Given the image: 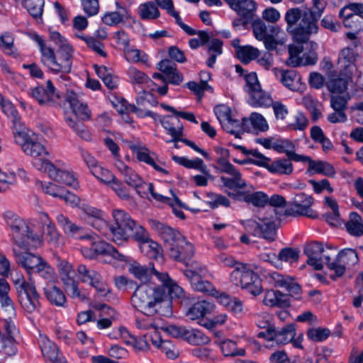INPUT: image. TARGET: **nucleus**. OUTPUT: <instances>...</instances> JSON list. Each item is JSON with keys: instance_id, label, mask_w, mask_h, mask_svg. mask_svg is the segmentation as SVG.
I'll return each mask as SVG.
<instances>
[{"instance_id": "f257e3e1", "label": "nucleus", "mask_w": 363, "mask_h": 363, "mask_svg": "<svg viewBox=\"0 0 363 363\" xmlns=\"http://www.w3.org/2000/svg\"><path fill=\"white\" fill-rule=\"evenodd\" d=\"M169 303L164 286L143 283L137 286L131 297L133 307L144 315L160 313L161 306L164 304L169 306Z\"/></svg>"}, {"instance_id": "f03ea898", "label": "nucleus", "mask_w": 363, "mask_h": 363, "mask_svg": "<svg viewBox=\"0 0 363 363\" xmlns=\"http://www.w3.org/2000/svg\"><path fill=\"white\" fill-rule=\"evenodd\" d=\"M33 39L37 43L41 54L40 61L53 74H60L66 79V74L71 72L73 62V48L72 46L64 47L57 50V54L50 47L46 45L44 40L38 34H34Z\"/></svg>"}, {"instance_id": "7ed1b4c3", "label": "nucleus", "mask_w": 363, "mask_h": 363, "mask_svg": "<svg viewBox=\"0 0 363 363\" xmlns=\"http://www.w3.org/2000/svg\"><path fill=\"white\" fill-rule=\"evenodd\" d=\"M113 221L109 227L112 239L117 245L130 240H143L147 238L146 230L134 220L130 214L121 209L112 211Z\"/></svg>"}, {"instance_id": "20e7f679", "label": "nucleus", "mask_w": 363, "mask_h": 363, "mask_svg": "<svg viewBox=\"0 0 363 363\" xmlns=\"http://www.w3.org/2000/svg\"><path fill=\"white\" fill-rule=\"evenodd\" d=\"M304 11L298 8H291L286 11L284 20L286 22V30L291 34L294 40L299 43L308 41L310 35L315 33L310 21H305Z\"/></svg>"}, {"instance_id": "39448f33", "label": "nucleus", "mask_w": 363, "mask_h": 363, "mask_svg": "<svg viewBox=\"0 0 363 363\" xmlns=\"http://www.w3.org/2000/svg\"><path fill=\"white\" fill-rule=\"evenodd\" d=\"M24 128L20 130L13 132V137L16 144L21 147L25 154L39 160L34 162V165L40 169L43 160H47L49 155L45 147L40 143L38 135L31 132L24 130Z\"/></svg>"}, {"instance_id": "423d86ee", "label": "nucleus", "mask_w": 363, "mask_h": 363, "mask_svg": "<svg viewBox=\"0 0 363 363\" xmlns=\"http://www.w3.org/2000/svg\"><path fill=\"white\" fill-rule=\"evenodd\" d=\"M18 301L22 308L28 313H33L40 308V294L33 283L26 281L22 275L13 279Z\"/></svg>"}, {"instance_id": "0eeeda50", "label": "nucleus", "mask_w": 363, "mask_h": 363, "mask_svg": "<svg viewBox=\"0 0 363 363\" xmlns=\"http://www.w3.org/2000/svg\"><path fill=\"white\" fill-rule=\"evenodd\" d=\"M216 152L220 155L217 159L218 167H215L220 172L225 173L231 177H221L220 180L228 188H242L246 186V182L242 179L240 172L229 162L228 158L230 152L228 149L218 147Z\"/></svg>"}, {"instance_id": "6e6552de", "label": "nucleus", "mask_w": 363, "mask_h": 363, "mask_svg": "<svg viewBox=\"0 0 363 363\" xmlns=\"http://www.w3.org/2000/svg\"><path fill=\"white\" fill-rule=\"evenodd\" d=\"M230 280L235 285L241 286L254 296L262 291L259 277L245 264L238 265L230 274Z\"/></svg>"}, {"instance_id": "1a4fd4ad", "label": "nucleus", "mask_w": 363, "mask_h": 363, "mask_svg": "<svg viewBox=\"0 0 363 363\" xmlns=\"http://www.w3.org/2000/svg\"><path fill=\"white\" fill-rule=\"evenodd\" d=\"M14 242L24 249L36 248L41 244L38 235L34 233L30 228L21 220L14 219L11 223L8 221Z\"/></svg>"}, {"instance_id": "9d476101", "label": "nucleus", "mask_w": 363, "mask_h": 363, "mask_svg": "<svg viewBox=\"0 0 363 363\" xmlns=\"http://www.w3.org/2000/svg\"><path fill=\"white\" fill-rule=\"evenodd\" d=\"M18 333L14 322L6 320L0 323V361L16 353V335Z\"/></svg>"}, {"instance_id": "9b49d317", "label": "nucleus", "mask_w": 363, "mask_h": 363, "mask_svg": "<svg viewBox=\"0 0 363 363\" xmlns=\"http://www.w3.org/2000/svg\"><path fill=\"white\" fill-rule=\"evenodd\" d=\"M314 199L305 193H299L289 201L285 214L291 216H306L315 219L318 217V213L312 208Z\"/></svg>"}, {"instance_id": "f8f14e48", "label": "nucleus", "mask_w": 363, "mask_h": 363, "mask_svg": "<svg viewBox=\"0 0 363 363\" xmlns=\"http://www.w3.org/2000/svg\"><path fill=\"white\" fill-rule=\"evenodd\" d=\"M296 327L294 324H288L284 327L277 330L274 326H271L257 334V337L264 338L267 341H274L279 345H284L289 343L296 336Z\"/></svg>"}, {"instance_id": "ddd939ff", "label": "nucleus", "mask_w": 363, "mask_h": 363, "mask_svg": "<svg viewBox=\"0 0 363 363\" xmlns=\"http://www.w3.org/2000/svg\"><path fill=\"white\" fill-rule=\"evenodd\" d=\"M304 254L307 256V263L315 270L322 269L325 264L328 267L330 262V255L324 250L323 244L318 242H312L306 245Z\"/></svg>"}, {"instance_id": "4468645a", "label": "nucleus", "mask_w": 363, "mask_h": 363, "mask_svg": "<svg viewBox=\"0 0 363 363\" xmlns=\"http://www.w3.org/2000/svg\"><path fill=\"white\" fill-rule=\"evenodd\" d=\"M115 166L123 177L124 182L135 189L137 194L142 198H147V191L145 190V182L135 170L126 165L123 161L118 160Z\"/></svg>"}, {"instance_id": "2eb2a0df", "label": "nucleus", "mask_w": 363, "mask_h": 363, "mask_svg": "<svg viewBox=\"0 0 363 363\" xmlns=\"http://www.w3.org/2000/svg\"><path fill=\"white\" fill-rule=\"evenodd\" d=\"M77 273L81 281L95 288L101 296L105 297L110 293L107 284L98 272L88 269L84 264H79L77 267Z\"/></svg>"}, {"instance_id": "dca6fc26", "label": "nucleus", "mask_w": 363, "mask_h": 363, "mask_svg": "<svg viewBox=\"0 0 363 363\" xmlns=\"http://www.w3.org/2000/svg\"><path fill=\"white\" fill-rule=\"evenodd\" d=\"M357 262L358 257L354 250L350 248L342 250L337 254L335 260L328 263V269L335 272L334 274L330 275V279L336 280L337 277H342L345 272L347 264H354Z\"/></svg>"}, {"instance_id": "f3484780", "label": "nucleus", "mask_w": 363, "mask_h": 363, "mask_svg": "<svg viewBox=\"0 0 363 363\" xmlns=\"http://www.w3.org/2000/svg\"><path fill=\"white\" fill-rule=\"evenodd\" d=\"M82 252L85 257L90 259L98 255H104L110 256L118 262H127L128 261V257L118 252L112 245L102 240L94 242L90 249L84 248Z\"/></svg>"}, {"instance_id": "a211bd4d", "label": "nucleus", "mask_w": 363, "mask_h": 363, "mask_svg": "<svg viewBox=\"0 0 363 363\" xmlns=\"http://www.w3.org/2000/svg\"><path fill=\"white\" fill-rule=\"evenodd\" d=\"M40 170L47 172L49 177L57 182L69 186L73 189L79 187V182L72 173L56 167L48 160H43Z\"/></svg>"}, {"instance_id": "6ab92c4d", "label": "nucleus", "mask_w": 363, "mask_h": 363, "mask_svg": "<svg viewBox=\"0 0 363 363\" xmlns=\"http://www.w3.org/2000/svg\"><path fill=\"white\" fill-rule=\"evenodd\" d=\"M28 94L43 106H54L60 98L51 80L47 81L46 87L38 86L30 89Z\"/></svg>"}, {"instance_id": "aec40b11", "label": "nucleus", "mask_w": 363, "mask_h": 363, "mask_svg": "<svg viewBox=\"0 0 363 363\" xmlns=\"http://www.w3.org/2000/svg\"><path fill=\"white\" fill-rule=\"evenodd\" d=\"M151 225L163 240L167 253L185 238L179 231L160 221L151 220Z\"/></svg>"}, {"instance_id": "412c9836", "label": "nucleus", "mask_w": 363, "mask_h": 363, "mask_svg": "<svg viewBox=\"0 0 363 363\" xmlns=\"http://www.w3.org/2000/svg\"><path fill=\"white\" fill-rule=\"evenodd\" d=\"M10 286L4 278H0V303L1 306V321L13 322L16 312L14 304L9 296Z\"/></svg>"}, {"instance_id": "4be33fe9", "label": "nucleus", "mask_w": 363, "mask_h": 363, "mask_svg": "<svg viewBox=\"0 0 363 363\" xmlns=\"http://www.w3.org/2000/svg\"><path fill=\"white\" fill-rule=\"evenodd\" d=\"M57 223L63 229L65 234L75 239L93 240L94 237L86 229L71 221L68 217L63 214H58L56 217Z\"/></svg>"}, {"instance_id": "5701e85b", "label": "nucleus", "mask_w": 363, "mask_h": 363, "mask_svg": "<svg viewBox=\"0 0 363 363\" xmlns=\"http://www.w3.org/2000/svg\"><path fill=\"white\" fill-rule=\"evenodd\" d=\"M195 254V248L192 243L187 241L186 238L183 239V242L178 243L171 251L168 252L170 258L182 262L186 266L189 265L192 257Z\"/></svg>"}, {"instance_id": "b1692460", "label": "nucleus", "mask_w": 363, "mask_h": 363, "mask_svg": "<svg viewBox=\"0 0 363 363\" xmlns=\"http://www.w3.org/2000/svg\"><path fill=\"white\" fill-rule=\"evenodd\" d=\"M272 72L276 78L291 91H297L301 85V76L294 69L274 68Z\"/></svg>"}, {"instance_id": "393cba45", "label": "nucleus", "mask_w": 363, "mask_h": 363, "mask_svg": "<svg viewBox=\"0 0 363 363\" xmlns=\"http://www.w3.org/2000/svg\"><path fill=\"white\" fill-rule=\"evenodd\" d=\"M66 101L69 103L74 114L82 121L91 118V112L87 105L82 101L79 96L72 91H67Z\"/></svg>"}, {"instance_id": "a878e982", "label": "nucleus", "mask_w": 363, "mask_h": 363, "mask_svg": "<svg viewBox=\"0 0 363 363\" xmlns=\"http://www.w3.org/2000/svg\"><path fill=\"white\" fill-rule=\"evenodd\" d=\"M13 253L16 263L23 267L29 274L35 272L43 259L41 257L30 252H18L15 248H13Z\"/></svg>"}, {"instance_id": "bb28decb", "label": "nucleus", "mask_w": 363, "mask_h": 363, "mask_svg": "<svg viewBox=\"0 0 363 363\" xmlns=\"http://www.w3.org/2000/svg\"><path fill=\"white\" fill-rule=\"evenodd\" d=\"M160 122L163 128L167 130V133L172 137V139L167 143H176L179 140H182L183 125L177 116H165L160 119Z\"/></svg>"}, {"instance_id": "cd10ccee", "label": "nucleus", "mask_w": 363, "mask_h": 363, "mask_svg": "<svg viewBox=\"0 0 363 363\" xmlns=\"http://www.w3.org/2000/svg\"><path fill=\"white\" fill-rule=\"evenodd\" d=\"M271 278L274 284L279 287L285 288L291 296L299 298L301 293V288L293 278L284 276L277 272L271 274Z\"/></svg>"}, {"instance_id": "c85d7f7f", "label": "nucleus", "mask_w": 363, "mask_h": 363, "mask_svg": "<svg viewBox=\"0 0 363 363\" xmlns=\"http://www.w3.org/2000/svg\"><path fill=\"white\" fill-rule=\"evenodd\" d=\"M355 55L352 48H345L341 50L338 57V65L345 70L347 77H351L356 70L354 65Z\"/></svg>"}, {"instance_id": "c756f323", "label": "nucleus", "mask_w": 363, "mask_h": 363, "mask_svg": "<svg viewBox=\"0 0 363 363\" xmlns=\"http://www.w3.org/2000/svg\"><path fill=\"white\" fill-rule=\"evenodd\" d=\"M221 125L226 132L234 135L237 138H240V135L244 132L250 131L247 118H242V121L240 122L238 120L233 119L230 117Z\"/></svg>"}, {"instance_id": "7c9ffc66", "label": "nucleus", "mask_w": 363, "mask_h": 363, "mask_svg": "<svg viewBox=\"0 0 363 363\" xmlns=\"http://www.w3.org/2000/svg\"><path fill=\"white\" fill-rule=\"evenodd\" d=\"M248 95L247 102L252 107H269L273 104L271 95L264 91L261 86L254 89Z\"/></svg>"}, {"instance_id": "2f4dec72", "label": "nucleus", "mask_w": 363, "mask_h": 363, "mask_svg": "<svg viewBox=\"0 0 363 363\" xmlns=\"http://www.w3.org/2000/svg\"><path fill=\"white\" fill-rule=\"evenodd\" d=\"M44 294L48 301L60 307L66 306L67 299L64 292L53 284H46L43 288Z\"/></svg>"}, {"instance_id": "473e14b6", "label": "nucleus", "mask_w": 363, "mask_h": 363, "mask_svg": "<svg viewBox=\"0 0 363 363\" xmlns=\"http://www.w3.org/2000/svg\"><path fill=\"white\" fill-rule=\"evenodd\" d=\"M295 145L289 140L279 139L274 141V150L279 153H285L287 157L295 162H300L304 158V155L295 152Z\"/></svg>"}, {"instance_id": "72a5a7b5", "label": "nucleus", "mask_w": 363, "mask_h": 363, "mask_svg": "<svg viewBox=\"0 0 363 363\" xmlns=\"http://www.w3.org/2000/svg\"><path fill=\"white\" fill-rule=\"evenodd\" d=\"M300 162H308V171H313V173L321 174L328 177H333L335 174L334 167L328 162L313 160L310 157L305 155Z\"/></svg>"}, {"instance_id": "f704fd0d", "label": "nucleus", "mask_w": 363, "mask_h": 363, "mask_svg": "<svg viewBox=\"0 0 363 363\" xmlns=\"http://www.w3.org/2000/svg\"><path fill=\"white\" fill-rule=\"evenodd\" d=\"M213 309V304L203 300L195 303L189 307L186 312V315L192 320H198L204 317L207 313H211Z\"/></svg>"}, {"instance_id": "c9c22d12", "label": "nucleus", "mask_w": 363, "mask_h": 363, "mask_svg": "<svg viewBox=\"0 0 363 363\" xmlns=\"http://www.w3.org/2000/svg\"><path fill=\"white\" fill-rule=\"evenodd\" d=\"M293 160L287 158H280L274 161H271L267 167V170L279 175H290L293 173L294 166L291 162Z\"/></svg>"}, {"instance_id": "e433bc0d", "label": "nucleus", "mask_w": 363, "mask_h": 363, "mask_svg": "<svg viewBox=\"0 0 363 363\" xmlns=\"http://www.w3.org/2000/svg\"><path fill=\"white\" fill-rule=\"evenodd\" d=\"M38 344L41 349L43 356L46 360L51 362L58 357L59 350L57 346L50 341L47 336L40 335Z\"/></svg>"}, {"instance_id": "4c0bfd02", "label": "nucleus", "mask_w": 363, "mask_h": 363, "mask_svg": "<svg viewBox=\"0 0 363 363\" xmlns=\"http://www.w3.org/2000/svg\"><path fill=\"white\" fill-rule=\"evenodd\" d=\"M214 344L220 347L221 352L225 357L243 356L245 353L243 349L237 347L236 342L228 338L214 340Z\"/></svg>"}, {"instance_id": "58836bf2", "label": "nucleus", "mask_w": 363, "mask_h": 363, "mask_svg": "<svg viewBox=\"0 0 363 363\" xmlns=\"http://www.w3.org/2000/svg\"><path fill=\"white\" fill-rule=\"evenodd\" d=\"M263 303L268 306H278L280 308L289 305L287 296L275 290H268L265 292Z\"/></svg>"}, {"instance_id": "ea45409f", "label": "nucleus", "mask_w": 363, "mask_h": 363, "mask_svg": "<svg viewBox=\"0 0 363 363\" xmlns=\"http://www.w3.org/2000/svg\"><path fill=\"white\" fill-rule=\"evenodd\" d=\"M326 3L323 1L320 0H313V7L316 9V11H304V18L305 21H310L311 23V29H314L315 33H318V26L317 25V22L319 18L323 13V11L325 8Z\"/></svg>"}, {"instance_id": "a19ab883", "label": "nucleus", "mask_w": 363, "mask_h": 363, "mask_svg": "<svg viewBox=\"0 0 363 363\" xmlns=\"http://www.w3.org/2000/svg\"><path fill=\"white\" fill-rule=\"evenodd\" d=\"M128 272L135 278L143 283H146L152 277L153 268L146 265H142L136 261H133L128 265Z\"/></svg>"}, {"instance_id": "79ce46f5", "label": "nucleus", "mask_w": 363, "mask_h": 363, "mask_svg": "<svg viewBox=\"0 0 363 363\" xmlns=\"http://www.w3.org/2000/svg\"><path fill=\"white\" fill-rule=\"evenodd\" d=\"M189 281L194 291L210 296H217L219 294V291L216 289L208 278L195 277Z\"/></svg>"}, {"instance_id": "37998d69", "label": "nucleus", "mask_w": 363, "mask_h": 363, "mask_svg": "<svg viewBox=\"0 0 363 363\" xmlns=\"http://www.w3.org/2000/svg\"><path fill=\"white\" fill-rule=\"evenodd\" d=\"M138 13L142 20L152 21L160 16V11L154 1H150L138 6Z\"/></svg>"}, {"instance_id": "c03bdc74", "label": "nucleus", "mask_w": 363, "mask_h": 363, "mask_svg": "<svg viewBox=\"0 0 363 363\" xmlns=\"http://www.w3.org/2000/svg\"><path fill=\"white\" fill-rule=\"evenodd\" d=\"M189 267V269L184 271V274L189 281L193 280L195 277L210 278L211 277L207 268L197 262L191 261Z\"/></svg>"}, {"instance_id": "a18cd8bd", "label": "nucleus", "mask_w": 363, "mask_h": 363, "mask_svg": "<svg viewBox=\"0 0 363 363\" xmlns=\"http://www.w3.org/2000/svg\"><path fill=\"white\" fill-rule=\"evenodd\" d=\"M172 160L176 163H177L186 168L197 169L205 174H208L206 166L203 164V161L201 158L196 157L194 160H189L188 158H186L185 157H179L177 155H173Z\"/></svg>"}, {"instance_id": "49530a36", "label": "nucleus", "mask_w": 363, "mask_h": 363, "mask_svg": "<svg viewBox=\"0 0 363 363\" xmlns=\"http://www.w3.org/2000/svg\"><path fill=\"white\" fill-rule=\"evenodd\" d=\"M1 108L2 111L11 118L13 123V133L24 128L18 111L11 101L7 100Z\"/></svg>"}, {"instance_id": "de8ad7c7", "label": "nucleus", "mask_w": 363, "mask_h": 363, "mask_svg": "<svg viewBox=\"0 0 363 363\" xmlns=\"http://www.w3.org/2000/svg\"><path fill=\"white\" fill-rule=\"evenodd\" d=\"M259 235L258 238H264L269 242H272L275 240L276 237V228L275 223L269 218H259Z\"/></svg>"}, {"instance_id": "09e8293b", "label": "nucleus", "mask_w": 363, "mask_h": 363, "mask_svg": "<svg viewBox=\"0 0 363 363\" xmlns=\"http://www.w3.org/2000/svg\"><path fill=\"white\" fill-rule=\"evenodd\" d=\"M147 238L143 240H135L139 243V247L142 252L145 253L150 257H157L160 254V245L150 238L148 232L146 230Z\"/></svg>"}, {"instance_id": "8fccbe9b", "label": "nucleus", "mask_w": 363, "mask_h": 363, "mask_svg": "<svg viewBox=\"0 0 363 363\" xmlns=\"http://www.w3.org/2000/svg\"><path fill=\"white\" fill-rule=\"evenodd\" d=\"M347 232L354 236L363 235V223L361 216L356 212L350 214V219L345 225Z\"/></svg>"}, {"instance_id": "3c124183", "label": "nucleus", "mask_w": 363, "mask_h": 363, "mask_svg": "<svg viewBox=\"0 0 363 363\" xmlns=\"http://www.w3.org/2000/svg\"><path fill=\"white\" fill-rule=\"evenodd\" d=\"M21 5L35 20H42L44 1L43 0H22Z\"/></svg>"}, {"instance_id": "603ef678", "label": "nucleus", "mask_w": 363, "mask_h": 363, "mask_svg": "<svg viewBox=\"0 0 363 363\" xmlns=\"http://www.w3.org/2000/svg\"><path fill=\"white\" fill-rule=\"evenodd\" d=\"M129 16L128 10L116 11L106 13L102 17V21L106 25L113 26L125 22Z\"/></svg>"}, {"instance_id": "864d4df0", "label": "nucleus", "mask_w": 363, "mask_h": 363, "mask_svg": "<svg viewBox=\"0 0 363 363\" xmlns=\"http://www.w3.org/2000/svg\"><path fill=\"white\" fill-rule=\"evenodd\" d=\"M119 333L121 337L125 343L133 344L135 348L140 350H147L149 349L150 345L145 339L143 337L136 339L135 337L130 336L129 332L125 328H120Z\"/></svg>"}, {"instance_id": "5fc2aeb1", "label": "nucleus", "mask_w": 363, "mask_h": 363, "mask_svg": "<svg viewBox=\"0 0 363 363\" xmlns=\"http://www.w3.org/2000/svg\"><path fill=\"white\" fill-rule=\"evenodd\" d=\"M60 277L63 284L74 279L75 271L72 265L65 259H58L57 264Z\"/></svg>"}, {"instance_id": "6e6d98bb", "label": "nucleus", "mask_w": 363, "mask_h": 363, "mask_svg": "<svg viewBox=\"0 0 363 363\" xmlns=\"http://www.w3.org/2000/svg\"><path fill=\"white\" fill-rule=\"evenodd\" d=\"M259 55L257 48L251 45H244L238 48L237 50L238 58L245 64H248L252 60L257 59Z\"/></svg>"}, {"instance_id": "4d7b16f0", "label": "nucleus", "mask_w": 363, "mask_h": 363, "mask_svg": "<svg viewBox=\"0 0 363 363\" xmlns=\"http://www.w3.org/2000/svg\"><path fill=\"white\" fill-rule=\"evenodd\" d=\"M257 5L253 0H242L238 7L233 10L242 17L253 18L256 11Z\"/></svg>"}, {"instance_id": "13d9d810", "label": "nucleus", "mask_w": 363, "mask_h": 363, "mask_svg": "<svg viewBox=\"0 0 363 363\" xmlns=\"http://www.w3.org/2000/svg\"><path fill=\"white\" fill-rule=\"evenodd\" d=\"M184 339L192 345H204L210 342L208 336L197 329H186Z\"/></svg>"}, {"instance_id": "bf43d9fd", "label": "nucleus", "mask_w": 363, "mask_h": 363, "mask_svg": "<svg viewBox=\"0 0 363 363\" xmlns=\"http://www.w3.org/2000/svg\"><path fill=\"white\" fill-rule=\"evenodd\" d=\"M35 272L46 280L47 284H53L56 279L55 269L44 259L40 262Z\"/></svg>"}, {"instance_id": "052dcab7", "label": "nucleus", "mask_w": 363, "mask_h": 363, "mask_svg": "<svg viewBox=\"0 0 363 363\" xmlns=\"http://www.w3.org/2000/svg\"><path fill=\"white\" fill-rule=\"evenodd\" d=\"M269 33L264 38L262 39L264 47L267 50L272 51L277 49L279 44L278 41L275 39L281 31V28L278 26H269Z\"/></svg>"}, {"instance_id": "680f3d73", "label": "nucleus", "mask_w": 363, "mask_h": 363, "mask_svg": "<svg viewBox=\"0 0 363 363\" xmlns=\"http://www.w3.org/2000/svg\"><path fill=\"white\" fill-rule=\"evenodd\" d=\"M350 99L348 93L342 95L333 94L330 98V106L334 111H345Z\"/></svg>"}, {"instance_id": "e2e57ef3", "label": "nucleus", "mask_w": 363, "mask_h": 363, "mask_svg": "<svg viewBox=\"0 0 363 363\" xmlns=\"http://www.w3.org/2000/svg\"><path fill=\"white\" fill-rule=\"evenodd\" d=\"M67 125L82 139L85 140H90L91 135L86 129V126L79 121H75L71 118H66L65 119Z\"/></svg>"}, {"instance_id": "0e129e2a", "label": "nucleus", "mask_w": 363, "mask_h": 363, "mask_svg": "<svg viewBox=\"0 0 363 363\" xmlns=\"http://www.w3.org/2000/svg\"><path fill=\"white\" fill-rule=\"evenodd\" d=\"M330 334V330L325 328H312L306 333L308 338L313 342H323Z\"/></svg>"}, {"instance_id": "69168bd1", "label": "nucleus", "mask_w": 363, "mask_h": 363, "mask_svg": "<svg viewBox=\"0 0 363 363\" xmlns=\"http://www.w3.org/2000/svg\"><path fill=\"white\" fill-rule=\"evenodd\" d=\"M124 51L125 59L132 63L143 62L147 63L148 57L144 52L138 49H130L127 48Z\"/></svg>"}, {"instance_id": "338daca9", "label": "nucleus", "mask_w": 363, "mask_h": 363, "mask_svg": "<svg viewBox=\"0 0 363 363\" xmlns=\"http://www.w3.org/2000/svg\"><path fill=\"white\" fill-rule=\"evenodd\" d=\"M127 74L133 84H144L153 83L152 81L142 71L134 67H130L127 71Z\"/></svg>"}, {"instance_id": "774afa93", "label": "nucleus", "mask_w": 363, "mask_h": 363, "mask_svg": "<svg viewBox=\"0 0 363 363\" xmlns=\"http://www.w3.org/2000/svg\"><path fill=\"white\" fill-rule=\"evenodd\" d=\"M357 13H363V4L352 3L345 6L339 12V17L342 19H347L350 16Z\"/></svg>"}]
</instances>
